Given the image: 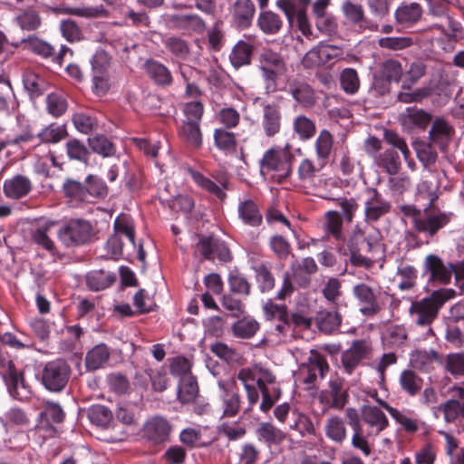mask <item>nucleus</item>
Returning <instances> with one entry per match:
<instances>
[{"instance_id":"nucleus-1","label":"nucleus","mask_w":464,"mask_h":464,"mask_svg":"<svg viewBox=\"0 0 464 464\" xmlns=\"http://www.w3.org/2000/svg\"><path fill=\"white\" fill-rule=\"evenodd\" d=\"M453 289L441 288L433 291L430 295L420 301L413 302L410 308V314L414 318L416 325L427 327L425 337L434 336L431 324L437 319L440 308L450 299L453 298Z\"/></svg>"},{"instance_id":"nucleus-2","label":"nucleus","mask_w":464,"mask_h":464,"mask_svg":"<svg viewBox=\"0 0 464 464\" xmlns=\"http://www.w3.org/2000/svg\"><path fill=\"white\" fill-rule=\"evenodd\" d=\"M400 209L405 216L412 218L416 232L426 233L429 237H434L450 221V214L444 212L429 214L427 209L424 210V217H421L420 210L413 205H403Z\"/></svg>"},{"instance_id":"nucleus-3","label":"nucleus","mask_w":464,"mask_h":464,"mask_svg":"<svg viewBox=\"0 0 464 464\" xmlns=\"http://www.w3.org/2000/svg\"><path fill=\"white\" fill-rule=\"evenodd\" d=\"M258 63V68L266 82V88L276 91L277 80L287 71L284 57L271 49H265L259 54Z\"/></svg>"},{"instance_id":"nucleus-4","label":"nucleus","mask_w":464,"mask_h":464,"mask_svg":"<svg viewBox=\"0 0 464 464\" xmlns=\"http://www.w3.org/2000/svg\"><path fill=\"white\" fill-rule=\"evenodd\" d=\"M57 235L63 245L74 246L90 242L94 236V232L89 221L73 218L61 227Z\"/></svg>"},{"instance_id":"nucleus-5","label":"nucleus","mask_w":464,"mask_h":464,"mask_svg":"<svg viewBox=\"0 0 464 464\" xmlns=\"http://www.w3.org/2000/svg\"><path fill=\"white\" fill-rule=\"evenodd\" d=\"M70 367L66 362L56 360L49 362L42 372V382L51 392H61L70 377Z\"/></svg>"},{"instance_id":"nucleus-6","label":"nucleus","mask_w":464,"mask_h":464,"mask_svg":"<svg viewBox=\"0 0 464 464\" xmlns=\"http://www.w3.org/2000/svg\"><path fill=\"white\" fill-rule=\"evenodd\" d=\"M364 220L366 223H375L389 214L392 203L385 199L375 188H365Z\"/></svg>"},{"instance_id":"nucleus-7","label":"nucleus","mask_w":464,"mask_h":464,"mask_svg":"<svg viewBox=\"0 0 464 464\" xmlns=\"http://www.w3.org/2000/svg\"><path fill=\"white\" fill-rule=\"evenodd\" d=\"M293 156L290 153H285L283 157L279 149L272 148L266 150L260 160L261 169L266 171H277V181L283 182L286 179L291 172V160Z\"/></svg>"},{"instance_id":"nucleus-8","label":"nucleus","mask_w":464,"mask_h":464,"mask_svg":"<svg viewBox=\"0 0 464 464\" xmlns=\"http://www.w3.org/2000/svg\"><path fill=\"white\" fill-rule=\"evenodd\" d=\"M353 295L356 299L360 312L365 316H373L381 311L378 293L365 283H360L353 287Z\"/></svg>"},{"instance_id":"nucleus-9","label":"nucleus","mask_w":464,"mask_h":464,"mask_svg":"<svg viewBox=\"0 0 464 464\" xmlns=\"http://www.w3.org/2000/svg\"><path fill=\"white\" fill-rule=\"evenodd\" d=\"M220 390L219 401L223 417H234L240 409V395L235 390V382L222 381L218 382Z\"/></svg>"},{"instance_id":"nucleus-10","label":"nucleus","mask_w":464,"mask_h":464,"mask_svg":"<svg viewBox=\"0 0 464 464\" xmlns=\"http://www.w3.org/2000/svg\"><path fill=\"white\" fill-rule=\"evenodd\" d=\"M328 371L329 364L326 358L314 350H311L307 362L301 368V372L306 373L304 382L310 386L314 385L318 378L324 379Z\"/></svg>"},{"instance_id":"nucleus-11","label":"nucleus","mask_w":464,"mask_h":464,"mask_svg":"<svg viewBox=\"0 0 464 464\" xmlns=\"http://www.w3.org/2000/svg\"><path fill=\"white\" fill-rule=\"evenodd\" d=\"M424 271L430 274V280L438 282L441 285L450 283L453 270L452 263H444L443 260L435 254H430L424 260Z\"/></svg>"},{"instance_id":"nucleus-12","label":"nucleus","mask_w":464,"mask_h":464,"mask_svg":"<svg viewBox=\"0 0 464 464\" xmlns=\"http://www.w3.org/2000/svg\"><path fill=\"white\" fill-rule=\"evenodd\" d=\"M323 400L331 407L342 410L348 401V389L344 386V381L334 378L329 381L328 388L322 393Z\"/></svg>"},{"instance_id":"nucleus-13","label":"nucleus","mask_w":464,"mask_h":464,"mask_svg":"<svg viewBox=\"0 0 464 464\" xmlns=\"http://www.w3.org/2000/svg\"><path fill=\"white\" fill-rule=\"evenodd\" d=\"M288 92L304 108H312L316 103L315 92L305 81L299 79L291 81L288 84Z\"/></svg>"},{"instance_id":"nucleus-14","label":"nucleus","mask_w":464,"mask_h":464,"mask_svg":"<svg viewBox=\"0 0 464 464\" xmlns=\"http://www.w3.org/2000/svg\"><path fill=\"white\" fill-rule=\"evenodd\" d=\"M342 315L338 312V306L329 309H320L317 311L314 322L318 330L324 334H332L339 329L342 324Z\"/></svg>"},{"instance_id":"nucleus-15","label":"nucleus","mask_w":464,"mask_h":464,"mask_svg":"<svg viewBox=\"0 0 464 464\" xmlns=\"http://www.w3.org/2000/svg\"><path fill=\"white\" fill-rule=\"evenodd\" d=\"M282 113L276 104H266L263 108L261 125L267 137H274L281 130Z\"/></svg>"},{"instance_id":"nucleus-16","label":"nucleus","mask_w":464,"mask_h":464,"mask_svg":"<svg viewBox=\"0 0 464 464\" xmlns=\"http://www.w3.org/2000/svg\"><path fill=\"white\" fill-rule=\"evenodd\" d=\"M367 344L363 340L353 342L351 347L342 354V363L345 372L351 374L367 354Z\"/></svg>"},{"instance_id":"nucleus-17","label":"nucleus","mask_w":464,"mask_h":464,"mask_svg":"<svg viewBox=\"0 0 464 464\" xmlns=\"http://www.w3.org/2000/svg\"><path fill=\"white\" fill-rule=\"evenodd\" d=\"M170 432V425L162 417H154L148 420L144 426V433L148 440L155 444L168 440Z\"/></svg>"},{"instance_id":"nucleus-18","label":"nucleus","mask_w":464,"mask_h":464,"mask_svg":"<svg viewBox=\"0 0 464 464\" xmlns=\"http://www.w3.org/2000/svg\"><path fill=\"white\" fill-rule=\"evenodd\" d=\"M400 121L408 130L417 128L424 130L431 121V115L421 109L410 107L401 114Z\"/></svg>"},{"instance_id":"nucleus-19","label":"nucleus","mask_w":464,"mask_h":464,"mask_svg":"<svg viewBox=\"0 0 464 464\" xmlns=\"http://www.w3.org/2000/svg\"><path fill=\"white\" fill-rule=\"evenodd\" d=\"M10 395L22 400L27 396L28 389L24 382V373L18 372L12 362H8V374L5 377Z\"/></svg>"},{"instance_id":"nucleus-20","label":"nucleus","mask_w":464,"mask_h":464,"mask_svg":"<svg viewBox=\"0 0 464 464\" xmlns=\"http://www.w3.org/2000/svg\"><path fill=\"white\" fill-rule=\"evenodd\" d=\"M362 420L372 429L368 435H378L388 426L385 414L376 406L364 405L362 408Z\"/></svg>"},{"instance_id":"nucleus-21","label":"nucleus","mask_w":464,"mask_h":464,"mask_svg":"<svg viewBox=\"0 0 464 464\" xmlns=\"http://www.w3.org/2000/svg\"><path fill=\"white\" fill-rule=\"evenodd\" d=\"M31 188V181L23 175H16L8 180H5L4 184V192L5 196L14 199L26 196L30 192Z\"/></svg>"},{"instance_id":"nucleus-22","label":"nucleus","mask_w":464,"mask_h":464,"mask_svg":"<svg viewBox=\"0 0 464 464\" xmlns=\"http://www.w3.org/2000/svg\"><path fill=\"white\" fill-rule=\"evenodd\" d=\"M31 48L34 53L45 58H53V61L62 64L63 59L67 53H72L70 48L61 44L59 53H55V46L39 39L31 40Z\"/></svg>"},{"instance_id":"nucleus-23","label":"nucleus","mask_w":464,"mask_h":464,"mask_svg":"<svg viewBox=\"0 0 464 464\" xmlns=\"http://www.w3.org/2000/svg\"><path fill=\"white\" fill-rule=\"evenodd\" d=\"M454 134V129L441 118L436 119L429 131L430 141L444 147Z\"/></svg>"},{"instance_id":"nucleus-24","label":"nucleus","mask_w":464,"mask_h":464,"mask_svg":"<svg viewBox=\"0 0 464 464\" xmlns=\"http://www.w3.org/2000/svg\"><path fill=\"white\" fill-rule=\"evenodd\" d=\"M178 135L188 146L198 149L202 145V132L199 124L193 122H181Z\"/></svg>"},{"instance_id":"nucleus-25","label":"nucleus","mask_w":464,"mask_h":464,"mask_svg":"<svg viewBox=\"0 0 464 464\" xmlns=\"http://www.w3.org/2000/svg\"><path fill=\"white\" fill-rule=\"evenodd\" d=\"M110 359V351L104 343L95 345L85 357L88 371H96L102 367Z\"/></svg>"},{"instance_id":"nucleus-26","label":"nucleus","mask_w":464,"mask_h":464,"mask_svg":"<svg viewBox=\"0 0 464 464\" xmlns=\"http://www.w3.org/2000/svg\"><path fill=\"white\" fill-rule=\"evenodd\" d=\"M66 124H57L53 122L44 127L38 134L37 138L42 143L55 144L68 137Z\"/></svg>"},{"instance_id":"nucleus-27","label":"nucleus","mask_w":464,"mask_h":464,"mask_svg":"<svg viewBox=\"0 0 464 464\" xmlns=\"http://www.w3.org/2000/svg\"><path fill=\"white\" fill-rule=\"evenodd\" d=\"M420 16L421 7L417 3L402 5L395 12L397 23L406 27L415 24Z\"/></svg>"},{"instance_id":"nucleus-28","label":"nucleus","mask_w":464,"mask_h":464,"mask_svg":"<svg viewBox=\"0 0 464 464\" xmlns=\"http://www.w3.org/2000/svg\"><path fill=\"white\" fill-rule=\"evenodd\" d=\"M54 225L55 223L52 221L38 224L31 230L32 240L44 249L53 251L55 249V246L53 241L51 239L49 233Z\"/></svg>"},{"instance_id":"nucleus-29","label":"nucleus","mask_w":464,"mask_h":464,"mask_svg":"<svg viewBox=\"0 0 464 464\" xmlns=\"http://www.w3.org/2000/svg\"><path fill=\"white\" fill-rule=\"evenodd\" d=\"M146 72L149 76L160 86H169L172 82V76L169 69L162 63L149 60L145 63Z\"/></svg>"},{"instance_id":"nucleus-30","label":"nucleus","mask_w":464,"mask_h":464,"mask_svg":"<svg viewBox=\"0 0 464 464\" xmlns=\"http://www.w3.org/2000/svg\"><path fill=\"white\" fill-rule=\"evenodd\" d=\"M259 327V323L256 319L245 316L232 324L231 331L237 338L249 339L256 334Z\"/></svg>"},{"instance_id":"nucleus-31","label":"nucleus","mask_w":464,"mask_h":464,"mask_svg":"<svg viewBox=\"0 0 464 464\" xmlns=\"http://www.w3.org/2000/svg\"><path fill=\"white\" fill-rule=\"evenodd\" d=\"M283 24L281 17L272 11L262 12L257 20L258 27L266 34H277L283 27Z\"/></svg>"},{"instance_id":"nucleus-32","label":"nucleus","mask_w":464,"mask_h":464,"mask_svg":"<svg viewBox=\"0 0 464 464\" xmlns=\"http://www.w3.org/2000/svg\"><path fill=\"white\" fill-rule=\"evenodd\" d=\"M238 215L245 224L251 227L259 226L262 222V215L252 200H246L239 204Z\"/></svg>"},{"instance_id":"nucleus-33","label":"nucleus","mask_w":464,"mask_h":464,"mask_svg":"<svg viewBox=\"0 0 464 464\" xmlns=\"http://www.w3.org/2000/svg\"><path fill=\"white\" fill-rule=\"evenodd\" d=\"M258 389L262 395V401L259 409L263 412H268L282 395V390L279 385L269 387L258 382Z\"/></svg>"},{"instance_id":"nucleus-34","label":"nucleus","mask_w":464,"mask_h":464,"mask_svg":"<svg viewBox=\"0 0 464 464\" xmlns=\"http://www.w3.org/2000/svg\"><path fill=\"white\" fill-rule=\"evenodd\" d=\"M65 197L71 202H90L85 183L82 184L73 179H67L63 186Z\"/></svg>"},{"instance_id":"nucleus-35","label":"nucleus","mask_w":464,"mask_h":464,"mask_svg":"<svg viewBox=\"0 0 464 464\" xmlns=\"http://www.w3.org/2000/svg\"><path fill=\"white\" fill-rule=\"evenodd\" d=\"M253 53V47L251 44L240 41L233 48L229 59L232 65L235 68L249 64L251 62V56Z\"/></svg>"},{"instance_id":"nucleus-36","label":"nucleus","mask_w":464,"mask_h":464,"mask_svg":"<svg viewBox=\"0 0 464 464\" xmlns=\"http://www.w3.org/2000/svg\"><path fill=\"white\" fill-rule=\"evenodd\" d=\"M377 164L392 176L396 175L401 166L398 152L392 149L384 150L378 156Z\"/></svg>"},{"instance_id":"nucleus-37","label":"nucleus","mask_w":464,"mask_h":464,"mask_svg":"<svg viewBox=\"0 0 464 464\" xmlns=\"http://www.w3.org/2000/svg\"><path fill=\"white\" fill-rule=\"evenodd\" d=\"M326 436L336 443H342L346 438V428L343 420L339 416L330 417L324 426Z\"/></svg>"},{"instance_id":"nucleus-38","label":"nucleus","mask_w":464,"mask_h":464,"mask_svg":"<svg viewBox=\"0 0 464 464\" xmlns=\"http://www.w3.org/2000/svg\"><path fill=\"white\" fill-rule=\"evenodd\" d=\"M256 434L259 440L268 444H278L285 438V433L271 422L260 423Z\"/></svg>"},{"instance_id":"nucleus-39","label":"nucleus","mask_w":464,"mask_h":464,"mask_svg":"<svg viewBox=\"0 0 464 464\" xmlns=\"http://www.w3.org/2000/svg\"><path fill=\"white\" fill-rule=\"evenodd\" d=\"M311 0H277L276 6L281 9L290 25L294 24L295 14L299 11L306 12Z\"/></svg>"},{"instance_id":"nucleus-40","label":"nucleus","mask_w":464,"mask_h":464,"mask_svg":"<svg viewBox=\"0 0 464 464\" xmlns=\"http://www.w3.org/2000/svg\"><path fill=\"white\" fill-rule=\"evenodd\" d=\"M401 389L411 396L416 395L422 387V379L412 370H404L400 376Z\"/></svg>"},{"instance_id":"nucleus-41","label":"nucleus","mask_w":464,"mask_h":464,"mask_svg":"<svg viewBox=\"0 0 464 464\" xmlns=\"http://www.w3.org/2000/svg\"><path fill=\"white\" fill-rule=\"evenodd\" d=\"M115 281V276L103 270L92 271L86 276L87 285L91 290L100 291L109 287Z\"/></svg>"},{"instance_id":"nucleus-42","label":"nucleus","mask_w":464,"mask_h":464,"mask_svg":"<svg viewBox=\"0 0 464 464\" xmlns=\"http://www.w3.org/2000/svg\"><path fill=\"white\" fill-rule=\"evenodd\" d=\"M333 144L334 140L330 131L327 130H321L314 143L315 152L319 161L326 163L332 152Z\"/></svg>"},{"instance_id":"nucleus-43","label":"nucleus","mask_w":464,"mask_h":464,"mask_svg":"<svg viewBox=\"0 0 464 464\" xmlns=\"http://www.w3.org/2000/svg\"><path fill=\"white\" fill-rule=\"evenodd\" d=\"M253 269L258 289L262 293L270 292L276 285V279L270 269L265 264L255 266Z\"/></svg>"},{"instance_id":"nucleus-44","label":"nucleus","mask_w":464,"mask_h":464,"mask_svg":"<svg viewBox=\"0 0 464 464\" xmlns=\"http://www.w3.org/2000/svg\"><path fill=\"white\" fill-rule=\"evenodd\" d=\"M294 131L300 140H307L314 137L316 132V127L311 119L304 115H299L293 121Z\"/></svg>"},{"instance_id":"nucleus-45","label":"nucleus","mask_w":464,"mask_h":464,"mask_svg":"<svg viewBox=\"0 0 464 464\" xmlns=\"http://www.w3.org/2000/svg\"><path fill=\"white\" fill-rule=\"evenodd\" d=\"M379 47L392 52L404 50L413 44L412 38L408 36H384L377 40Z\"/></svg>"},{"instance_id":"nucleus-46","label":"nucleus","mask_w":464,"mask_h":464,"mask_svg":"<svg viewBox=\"0 0 464 464\" xmlns=\"http://www.w3.org/2000/svg\"><path fill=\"white\" fill-rule=\"evenodd\" d=\"M324 166L325 162L319 161L318 160L317 163H314L311 159H304L298 167V179L303 182H310Z\"/></svg>"},{"instance_id":"nucleus-47","label":"nucleus","mask_w":464,"mask_h":464,"mask_svg":"<svg viewBox=\"0 0 464 464\" xmlns=\"http://www.w3.org/2000/svg\"><path fill=\"white\" fill-rule=\"evenodd\" d=\"M340 84L345 93H356L360 88V79L356 70L353 68L343 69L340 74Z\"/></svg>"},{"instance_id":"nucleus-48","label":"nucleus","mask_w":464,"mask_h":464,"mask_svg":"<svg viewBox=\"0 0 464 464\" xmlns=\"http://www.w3.org/2000/svg\"><path fill=\"white\" fill-rule=\"evenodd\" d=\"M427 66L422 61L412 62L405 72V79L401 87L410 89L412 84L417 83L425 74Z\"/></svg>"},{"instance_id":"nucleus-49","label":"nucleus","mask_w":464,"mask_h":464,"mask_svg":"<svg viewBox=\"0 0 464 464\" xmlns=\"http://www.w3.org/2000/svg\"><path fill=\"white\" fill-rule=\"evenodd\" d=\"M198 392L197 381L194 377H184L179 388V399L183 403H188L195 400Z\"/></svg>"},{"instance_id":"nucleus-50","label":"nucleus","mask_w":464,"mask_h":464,"mask_svg":"<svg viewBox=\"0 0 464 464\" xmlns=\"http://www.w3.org/2000/svg\"><path fill=\"white\" fill-rule=\"evenodd\" d=\"M215 145L226 152H234L237 148V140L233 132L225 129H216L214 131Z\"/></svg>"},{"instance_id":"nucleus-51","label":"nucleus","mask_w":464,"mask_h":464,"mask_svg":"<svg viewBox=\"0 0 464 464\" xmlns=\"http://www.w3.org/2000/svg\"><path fill=\"white\" fill-rule=\"evenodd\" d=\"M23 82L32 97L43 94L46 87L45 81L34 72H25L23 77Z\"/></svg>"},{"instance_id":"nucleus-52","label":"nucleus","mask_w":464,"mask_h":464,"mask_svg":"<svg viewBox=\"0 0 464 464\" xmlns=\"http://www.w3.org/2000/svg\"><path fill=\"white\" fill-rule=\"evenodd\" d=\"M403 73L401 63L395 59H388L380 66V75L391 82H399Z\"/></svg>"},{"instance_id":"nucleus-53","label":"nucleus","mask_w":464,"mask_h":464,"mask_svg":"<svg viewBox=\"0 0 464 464\" xmlns=\"http://www.w3.org/2000/svg\"><path fill=\"white\" fill-rule=\"evenodd\" d=\"M435 362H440V355L433 349L416 351L411 355V362L415 367L420 369H424Z\"/></svg>"},{"instance_id":"nucleus-54","label":"nucleus","mask_w":464,"mask_h":464,"mask_svg":"<svg viewBox=\"0 0 464 464\" xmlns=\"http://www.w3.org/2000/svg\"><path fill=\"white\" fill-rule=\"evenodd\" d=\"M341 286V281L338 278L330 277L323 287L324 297L334 306H338V300L342 295Z\"/></svg>"},{"instance_id":"nucleus-55","label":"nucleus","mask_w":464,"mask_h":464,"mask_svg":"<svg viewBox=\"0 0 464 464\" xmlns=\"http://www.w3.org/2000/svg\"><path fill=\"white\" fill-rule=\"evenodd\" d=\"M325 226L328 233L336 240H343V218L337 211L332 210L325 214Z\"/></svg>"},{"instance_id":"nucleus-56","label":"nucleus","mask_w":464,"mask_h":464,"mask_svg":"<svg viewBox=\"0 0 464 464\" xmlns=\"http://www.w3.org/2000/svg\"><path fill=\"white\" fill-rule=\"evenodd\" d=\"M88 144L92 150L103 157H110L114 154L112 143L103 135H97L88 139Z\"/></svg>"},{"instance_id":"nucleus-57","label":"nucleus","mask_w":464,"mask_h":464,"mask_svg":"<svg viewBox=\"0 0 464 464\" xmlns=\"http://www.w3.org/2000/svg\"><path fill=\"white\" fill-rule=\"evenodd\" d=\"M85 187L87 188V194L90 202L93 198L105 197L108 192L107 186L103 183V181L93 175H89L86 178Z\"/></svg>"},{"instance_id":"nucleus-58","label":"nucleus","mask_w":464,"mask_h":464,"mask_svg":"<svg viewBox=\"0 0 464 464\" xmlns=\"http://www.w3.org/2000/svg\"><path fill=\"white\" fill-rule=\"evenodd\" d=\"M0 421L5 428H9L14 425H26L28 424L29 420L21 409L13 408L5 412L3 416H0Z\"/></svg>"},{"instance_id":"nucleus-59","label":"nucleus","mask_w":464,"mask_h":464,"mask_svg":"<svg viewBox=\"0 0 464 464\" xmlns=\"http://www.w3.org/2000/svg\"><path fill=\"white\" fill-rule=\"evenodd\" d=\"M67 155L70 160L86 162L89 151L86 146L77 139H72L65 144Z\"/></svg>"},{"instance_id":"nucleus-60","label":"nucleus","mask_w":464,"mask_h":464,"mask_svg":"<svg viewBox=\"0 0 464 464\" xmlns=\"http://www.w3.org/2000/svg\"><path fill=\"white\" fill-rule=\"evenodd\" d=\"M72 121L75 129L83 134H89L97 127V121L90 115L83 112L74 113Z\"/></svg>"},{"instance_id":"nucleus-61","label":"nucleus","mask_w":464,"mask_h":464,"mask_svg":"<svg viewBox=\"0 0 464 464\" xmlns=\"http://www.w3.org/2000/svg\"><path fill=\"white\" fill-rule=\"evenodd\" d=\"M316 28L325 35H333L337 32L335 18L327 13L314 15Z\"/></svg>"},{"instance_id":"nucleus-62","label":"nucleus","mask_w":464,"mask_h":464,"mask_svg":"<svg viewBox=\"0 0 464 464\" xmlns=\"http://www.w3.org/2000/svg\"><path fill=\"white\" fill-rule=\"evenodd\" d=\"M46 106L48 112L57 118L66 111L68 104L62 95L51 93L46 98Z\"/></svg>"},{"instance_id":"nucleus-63","label":"nucleus","mask_w":464,"mask_h":464,"mask_svg":"<svg viewBox=\"0 0 464 464\" xmlns=\"http://www.w3.org/2000/svg\"><path fill=\"white\" fill-rule=\"evenodd\" d=\"M204 113V107L199 102H190L184 105V119L181 122H193L199 124Z\"/></svg>"},{"instance_id":"nucleus-64","label":"nucleus","mask_w":464,"mask_h":464,"mask_svg":"<svg viewBox=\"0 0 464 464\" xmlns=\"http://www.w3.org/2000/svg\"><path fill=\"white\" fill-rule=\"evenodd\" d=\"M445 369L454 376H464V353L448 354L445 361Z\"/></svg>"}]
</instances>
